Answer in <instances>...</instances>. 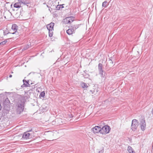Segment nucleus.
<instances>
[{
    "mask_svg": "<svg viewBox=\"0 0 153 153\" xmlns=\"http://www.w3.org/2000/svg\"><path fill=\"white\" fill-rule=\"evenodd\" d=\"M45 92L44 91H43L40 94V95H39V97H44L45 96Z\"/></svg>",
    "mask_w": 153,
    "mask_h": 153,
    "instance_id": "23",
    "label": "nucleus"
},
{
    "mask_svg": "<svg viewBox=\"0 0 153 153\" xmlns=\"http://www.w3.org/2000/svg\"><path fill=\"white\" fill-rule=\"evenodd\" d=\"M10 103V101L8 98H7L3 102V104L4 106V110H6L8 112L10 110L9 104Z\"/></svg>",
    "mask_w": 153,
    "mask_h": 153,
    "instance_id": "4",
    "label": "nucleus"
},
{
    "mask_svg": "<svg viewBox=\"0 0 153 153\" xmlns=\"http://www.w3.org/2000/svg\"><path fill=\"white\" fill-rule=\"evenodd\" d=\"M63 7L62 5H58L56 7V10H59L61 8H62Z\"/></svg>",
    "mask_w": 153,
    "mask_h": 153,
    "instance_id": "18",
    "label": "nucleus"
},
{
    "mask_svg": "<svg viewBox=\"0 0 153 153\" xmlns=\"http://www.w3.org/2000/svg\"><path fill=\"white\" fill-rule=\"evenodd\" d=\"M6 43H5L4 41L0 43V45H4Z\"/></svg>",
    "mask_w": 153,
    "mask_h": 153,
    "instance_id": "27",
    "label": "nucleus"
},
{
    "mask_svg": "<svg viewBox=\"0 0 153 153\" xmlns=\"http://www.w3.org/2000/svg\"><path fill=\"white\" fill-rule=\"evenodd\" d=\"M127 150L129 153H132L134 152L133 149L130 146H128V147Z\"/></svg>",
    "mask_w": 153,
    "mask_h": 153,
    "instance_id": "15",
    "label": "nucleus"
},
{
    "mask_svg": "<svg viewBox=\"0 0 153 153\" xmlns=\"http://www.w3.org/2000/svg\"><path fill=\"white\" fill-rule=\"evenodd\" d=\"M54 23L51 22L49 24L47 25L46 27L48 30H53V27Z\"/></svg>",
    "mask_w": 153,
    "mask_h": 153,
    "instance_id": "8",
    "label": "nucleus"
},
{
    "mask_svg": "<svg viewBox=\"0 0 153 153\" xmlns=\"http://www.w3.org/2000/svg\"><path fill=\"white\" fill-rule=\"evenodd\" d=\"M111 130V128L108 125H105L101 128V134H108Z\"/></svg>",
    "mask_w": 153,
    "mask_h": 153,
    "instance_id": "2",
    "label": "nucleus"
},
{
    "mask_svg": "<svg viewBox=\"0 0 153 153\" xmlns=\"http://www.w3.org/2000/svg\"><path fill=\"white\" fill-rule=\"evenodd\" d=\"M84 76L85 78H88L89 76V74H85Z\"/></svg>",
    "mask_w": 153,
    "mask_h": 153,
    "instance_id": "26",
    "label": "nucleus"
},
{
    "mask_svg": "<svg viewBox=\"0 0 153 153\" xmlns=\"http://www.w3.org/2000/svg\"><path fill=\"white\" fill-rule=\"evenodd\" d=\"M14 7L15 8H19L20 7L21 5L19 3H16L14 5Z\"/></svg>",
    "mask_w": 153,
    "mask_h": 153,
    "instance_id": "16",
    "label": "nucleus"
},
{
    "mask_svg": "<svg viewBox=\"0 0 153 153\" xmlns=\"http://www.w3.org/2000/svg\"><path fill=\"white\" fill-rule=\"evenodd\" d=\"M7 40L8 39H7L5 40L4 41V42H5V43H6L7 42Z\"/></svg>",
    "mask_w": 153,
    "mask_h": 153,
    "instance_id": "29",
    "label": "nucleus"
},
{
    "mask_svg": "<svg viewBox=\"0 0 153 153\" xmlns=\"http://www.w3.org/2000/svg\"><path fill=\"white\" fill-rule=\"evenodd\" d=\"M79 26V25H74L73 26H72V28H73V29L74 30V31H75V30L76 29H77L78 28Z\"/></svg>",
    "mask_w": 153,
    "mask_h": 153,
    "instance_id": "19",
    "label": "nucleus"
},
{
    "mask_svg": "<svg viewBox=\"0 0 153 153\" xmlns=\"http://www.w3.org/2000/svg\"><path fill=\"white\" fill-rule=\"evenodd\" d=\"M26 100L24 97H20L15 103L16 112V114H20L24 111Z\"/></svg>",
    "mask_w": 153,
    "mask_h": 153,
    "instance_id": "1",
    "label": "nucleus"
},
{
    "mask_svg": "<svg viewBox=\"0 0 153 153\" xmlns=\"http://www.w3.org/2000/svg\"><path fill=\"white\" fill-rule=\"evenodd\" d=\"M23 83H25V84H26V85H28L27 86V87H30V85H32L33 84V83H31L30 84L29 83V81H26V80L25 79H23Z\"/></svg>",
    "mask_w": 153,
    "mask_h": 153,
    "instance_id": "14",
    "label": "nucleus"
},
{
    "mask_svg": "<svg viewBox=\"0 0 153 153\" xmlns=\"http://www.w3.org/2000/svg\"><path fill=\"white\" fill-rule=\"evenodd\" d=\"M109 61L110 63H112V64L113 63V62L111 59H110Z\"/></svg>",
    "mask_w": 153,
    "mask_h": 153,
    "instance_id": "28",
    "label": "nucleus"
},
{
    "mask_svg": "<svg viewBox=\"0 0 153 153\" xmlns=\"http://www.w3.org/2000/svg\"><path fill=\"white\" fill-rule=\"evenodd\" d=\"M102 6L105 7H106L107 6V2L106 1H105L103 2Z\"/></svg>",
    "mask_w": 153,
    "mask_h": 153,
    "instance_id": "20",
    "label": "nucleus"
},
{
    "mask_svg": "<svg viewBox=\"0 0 153 153\" xmlns=\"http://www.w3.org/2000/svg\"><path fill=\"white\" fill-rule=\"evenodd\" d=\"M74 31V30L72 28L71 29L70 28L67 30H66V33L68 35H71L72 34Z\"/></svg>",
    "mask_w": 153,
    "mask_h": 153,
    "instance_id": "10",
    "label": "nucleus"
},
{
    "mask_svg": "<svg viewBox=\"0 0 153 153\" xmlns=\"http://www.w3.org/2000/svg\"><path fill=\"white\" fill-rule=\"evenodd\" d=\"M152 149H153V145H152Z\"/></svg>",
    "mask_w": 153,
    "mask_h": 153,
    "instance_id": "33",
    "label": "nucleus"
},
{
    "mask_svg": "<svg viewBox=\"0 0 153 153\" xmlns=\"http://www.w3.org/2000/svg\"><path fill=\"white\" fill-rule=\"evenodd\" d=\"M91 131L94 133L96 134L100 132L101 134V128L98 126H96L91 129Z\"/></svg>",
    "mask_w": 153,
    "mask_h": 153,
    "instance_id": "6",
    "label": "nucleus"
},
{
    "mask_svg": "<svg viewBox=\"0 0 153 153\" xmlns=\"http://www.w3.org/2000/svg\"><path fill=\"white\" fill-rule=\"evenodd\" d=\"M20 2L24 4H27L29 3L28 2H26V1H21Z\"/></svg>",
    "mask_w": 153,
    "mask_h": 153,
    "instance_id": "24",
    "label": "nucleus"
},
{
    "mask_svg": "<svg viewBox=\"0 0 153 153\" xmlns=\"http://www.w3.org/2000/svg\"><path fill=\"white\" fill-rule=\"evenodd\" d=\"M139 125V123L137 120L134 119L132 120L131 125V129L134 131H135Z\"/></svg>",
    "mask_w": 153,
    "mask_h": 153,
    "instance_id": "3",
    "label": "nucleus"
},
{
    "mask_svg": "<svg viewBox=\"0 0 153 153\" xmlns=\"http://www.w3.org/2000/svg\"><path fill=\"white\" fill-rule=\"evenodd\" d=\"M53 30H49V37H51L52 36L53 33Z\"/></svg>",
    "mask_w": 153,
    "mask_h": 153,
    "instance_id": "21",
    "label": "nucleus"
},
{
    "mask_svg": "<svg viewBox=\"0 0 153 153\" xmlns=\"http://www.w3.org/2000/svg\"><path fill=\"white\" fill-rule=\"evenodd\" d=\"M99 74L101 75V76L102 77L104 78L105 76V74L104 73L103 71H102V72H99Z\"/></svg>",
    "mask_w": 153,
    "mask_h": 153,
    "instance_id": "17",
    "label": "nucleus"
},
{
    "mask_svg": "<svg viewBox=\"0 0 153 153\" xmlns=\"http://www.w3.org/2000/svg\"><path fill=\"white\" fill-rule=\"evenodd\" d=\"M140 125L141 130L144 131L145 130L146 124L145 121L144 119H142L140 122Z\"/></svg>",
    "mask_w": 153,
    "mask_h": 153,
    "instance_id": "7",
    "label": "nucleus"
},
{
    "mask_svg": "<svg viewBox=\"0 0 153 153\" xmlns=\"http://www.w3.org/2000/svg\"><path fill=\"white\" fill-rule=\"evenodd\" d=\"M80 85L83 88H87L88 87V85L82 82H81Z\"/></svg>",
    "mask_w": 153,
    "mask_h": 153,
    "instance_id": "12",
    "label": "nucleus"
},
{
    "mask_svg": "<svg viewBox=\"0 0 153 153\" xmlns=\"http://www.w3.org/2000/svg\"><path fill=\"white\" fill-rule=\"evenodd\" d=\"M66 21L67 23H70L73 21L72 20V18L71 17H67L66 19Z\"/></svg>",
    "mask_w": 153,
    "mask_h": 153,
    "instance_id": "11",
    "label": "nucleus"
},
{
    "mask_svg": "<svg viewBox=\"0 0 153 153\" xmlns=\"http://www.w3.org/2000/svg\"><path fill=\"white\" fill-rule=\"evenodd\" d=\"M61 120V119H56V120L55 121H57V120Z\"/></svg>",
    "mask_w": 153,
    "mask_h": 153,
    "instance_id": "31",
    "label": "nucleus"
},
{
    "mask_svg": "<svg viewBox=\"0 0 153 153\" xmlns=\"http://www.w3.org/2000/svg\"><path fill=\"white\" fill-rule=\"evenodd\" d=\"M152 114L153 115V108H152Z\"/></svg>",
    "mask_w": 153,
    "mask_h": 153,
    "instance_id": "32",
    "label": "nucleus"
},
{
    "mask_svg": "<svg viewBox=\"0 0 153 153\" xmlns=\"http://www.w3.org/2000/svg\"><path fill=\"white\" fill-rule=\"evenodd\" d=\"M98 71L100 72L103 71L102 69V65L101 63H99L98 66Z\"/></svg>",
    "mask_w": 153,
    "mask_h": 153,
    "instance_id": "13",
    "label": "nucleus"
},
{
    "mask_svg": "<svg viewBox=\"0 0 153 153\" xmlns=\"http://www.w3.org/2000/svg\"><path fill=\"white\" fill-rule=\"evenodd\" d=\"M23 84L21 86V87L23 88L25 87H27V85H26V84H25V83H23Z\"/></svg>",
    "mask_w": 153,
    "mask_h": 153,
    "instance_id": "25",
    "label": "nucleus"
},
{
    "mask_svg": "<svg viewBox=\"0 0 153 153\" xmlns=\"http://www.w3.org/2000/svg\"><path fill=\"white\" fill-rule=\"evenodd\" d=\"M30 134L28 133V131L26 132L23 134L22 138L24 139H27L29 138Z\"/></svg>",
    "mask_w": 153,
    "mask_h": 153,
    "instance_id": "9",
    "label": "nucleus"
},
{
    "mask_svg": "<svg viewBox=\"0 0 153 153\" xmlns=\"http://www.w3.org/2000/svg\"><path fill=\"white\" fill-rule=\"evenodd\" d=\"M12 30H10L11 32L9 33L12 34H16L18 35L19 33L17 31L18 29V26L16 24H13L12 25Z\"/></svg>",
    "mask_w": 153,
    "mask_h": 153,
    "instance_id": "5",
    "label": "nucleus"
},
{
    "mask_svg": "<svg viewBox=\"0 0 153 153\" xmlns=\"http://www.w3.org/2000/svg\"><path fill=\"white\" fill-rule=\"evenodd\" d=\"M12 77V75H10L9 76V77H10V78H11Z\"/></svg>",
    "mask_w": 153,
    "mask_h": 153,
    "instance_id": "30",
    "label": "nucleus"
},
{
    "mask_svg": "<svg viewBox=\"0 0 153 153\" xmlns=\"http://www.w3.org/2000/svg\"><path fill=\"white\" fill-rule=\"evenodd\" d=\"M29 47V45H27L25 46L22 49L23 51H24L28 49Z\"/></svg>",
    "mask_w": 153,
    "mask_h": 153,
    "instance_id": "22",
    "label": "nucleus"
}]
</instances>
